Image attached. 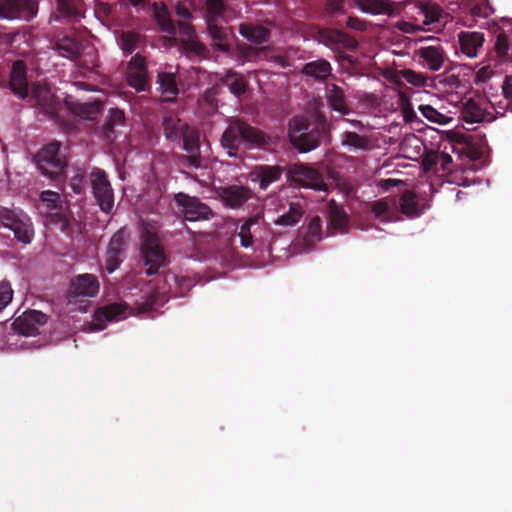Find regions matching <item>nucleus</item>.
Listing matches in <instances>:
<instances>
[{"label": "nucleus", "mask_w": 512, "mask_h": 512, "mask_svg": "<svg viewBox=\"0 0 512 512\" xmlns=\"http://www.w3.org/2000/svg\"><path fill=\"white\" fill-rule=\"evenodd\" d=\"M241 141L267 149L274 140L270 134L259 130L256 126L249 125L242 118H231L225 131L221 135L220 142L230 157H235L240 148Z\"/></svg>", "instance_id": "1"}, {"label": "nucleus", "mask_w": 512, "mask_h": 512, "mask_svg": "<svg viewBox=\"0 0 512 512\" xmlns=\"http://www.w3.org/2000/svg\"><path fill=\"white\" fill-rule=\"evenodd\" d=\"M327 129V122L322 115L314 123L306 116H292L288 122L289 141L299 152H310L319 147Z\"/></svg>", "instance_id": "2"}, {"label": "nucleus", "mask_w": 512, "mask_h": 512, "mask_svg": "<svg viewBox=\"0 0 512 512\" xmlns=\"http://www.w3.org/2000/svg\"><path fill=\"white\" fill-rule=\"evenodd\" d=\"M141 255L146 266L147 275H155L161 267L168 263V256L161 243L156 226L143 223L140 231Z\"/></svg>", "instance_id": "3"}, {"label": "nucleus", "mask_w": 512, "mask_h": 512, "mask_svg": "<svg viewBox=\"0 0 512 512\" xmlns=\"http://www.w3.org/2000/svg\"><path fill=\"white\" fill-rule=\"evenodd\" d=\"M36 163L40 172L56 183L65 180L68 162L65 154L61 152V144L58 141L43 146L36 155Z\"/></svg>", "instance_id": "4"}, {"label": "nucleus", "mask_w": 512, "mask_h": 512, "mask_svg": "<svg viewBox=\"0 0 512 512\" xmlns=\"http://www.w3.org/2000/svg\"><path fill=\"white\" fill-rule=\"evenodd\" d=\"M0 221L8 227L15 238L23 244H30L34 236V227L30 216L23 212H16L11 208H0Z\"/></svg>", "instance_id": "5"}, {"label": "nucleus", "mask_w": 512, "mask_h": 512, "mask_svg": "<svg viewBox=\"0 0 512 512\" xmlns=\"http://www.w3.org/2000/svg\"><path fill=\"white\" fill-rule=\"evenodd\" d=\"M89 181L101 211L110 213L114 207L115 197L107 172L100 167H94L89 174Z\"/></svg>", "instance_id": "6"}, {"label": "nucleus", "mask_w": 512, "mask_h": 512, "mask_svg": "<svg viewBox=\"0 0 512 512\" xmlns=\"http://www.w3.org/2000/svg\"><path fill=\"white\" fill-rule=\"evenodd\" d=\"M181 139L183 141V149L188 154H180L178 156L179 162L186 167H201L203 158L201 156L200 133L197 128L183 121Z\"/></svg>", "instance_id": "7"}, {"label": "nucleus", "mask_w": 512, "mask_h": 512, "mask_svg": "<svg viewBox=\"0 0 512 512\" xmlns=\"http://www.w3.org/2000/svg\"><path fill=\"white\" fill-rule=\"evenodd\" d=\"M153 12L161 31L167 32L175 36L179 32L181 36V44L183 39H190L195 34V26L192 25L191 20L185 22H178V26L171 17L168 8L164 4H154Z\"/></svg>", "instance_id": "8"}, {"label": "nucleus", "mask_w": 512, "mask_h": 512, "mask_svg": "<svg viewBox=\"0 0 512 512\" xmlns=\"http://www.w3.org/2000/svg\"><path fill=\"white\" fill-rule=\"evenodd\" d=\"M289 179L299 183V185L306 186V188H313V190H326V184L322 174H320L315 167L308 166V164H292L288 169Z\"/></svg>", "instance_id": "9"}, {"label": "nucleus", "mask_w": 512, "mask_h": 512, "mask_svg": "<svg viewBox=\"0 0 512 512\" xmlns=\"http://www.w3.org/2000/svg\"><path fill=\"white\" fill-rule=\"evenodd\" d=\"M37 13V0H0L1 18H23L29 21Z\"/></svg>", "instance_id": "10"}, {"label": "nucleus", "mask_w": 512, "mask_h": 512, "mask_svg": "<svg viewBox=\"0 0 512 512\" xmlns=\"http://www.w3.org/2000/svg\"><path fill=\"white\" fill-rule=\"evenodd\" d=\"M176 203L183 208L184 217L187 221H200V219H209L213 212L209 205L201 202L197 197H190L187 194H176Z\"/></svg>", "instance_id": "11"}, {"label": "nucleus", "mask_w": 512, "mask_h": 512, "mask_svg": "<svg viewBox=\"0 0 512 512\" xmlns=\"http://www.w3.org/2000/svg\"><path fill=\"white\" fill-rule=\"evenodd\" d=\"M461 115L463 121L466 122L493 121L496 117V105L488 102H476L474 98H469L463 103Z\"/></svg>", "instance_id": "12"}, {"label": "nucleus", "mask_w": 512, "mask_h": 512, "mask_svg": "<svg viewBox=\"0 0 512 512\" xmlns=\"http://www.w3.org/2000/svg\"><path fill=\"white\" fill-rule=\"evenodd\" d=\"M31 99L39 106L44 113L50 117H58L62 109V103L52 93L47 84H34L32 87Z\"/></svg>", "instance_id": "13"}, {"label": "nucleus", "mask_w": 512, "mask_h": 512, "mask_svg": "<svg viewBox=\"0 0 512 512\" xmlns=\"http://www.w3.org/2000/svg\"><path fill=\"white\" fill-rule=\"evenodd\" d=\"M48 315L39 310H27L12 322L16 332L24 335L38 334L39 328L48 321Z\"/></svg>", "instance_id": "14"}, {"label": "nucleus", "mask_w": 512, "mask_h": 512, "mask_svg": "<svg viewBox=\"0 0 512 512\" xmlns=\"http://www.w3.org/2000/svg\"><path fill=\"white\" fill-rule=\"evenodd\" d=\"M126 238L122 230L114 233L108 243L105 255V268L109 273L117 270L125 258Z\"/></svg>", "instance_id": "15"}, {"label": "nucleus", "mask_w": 512, "mask_h": 512, "mask_svg": "<svg viewBox=\"0 0 512 512\" xmlns=\"http://www.w3.org/2000/svg\"><path fill=\"white\" fill-rule=\"evenodd\" d=\"M9 87L19 98H27L29 95V84L27 79V67L22 59L13 62L10 71Z\"/></svg>", "instance_id": "16"}, {"label": "nucleus", "mask_w": 512, "mask_h": 512, "mask_svg": "<svg viewBox=\"0 0 512 512\" xmlns=\"http://www.w3.org/2000/svg\"><path fill=\"white\" fill-rule=\"evenodd\" d=\"M52 49L56 50L57 54L62 57L70 60H79L83 50V43L76 36L65 35L52 41Z\"/></svg>", "instance_id": "17"}, {"label": "nucleus", "mask_w": 512, "mask_h": 512, "mask_svg": "<svg viewBox=\"0 0 512 512\" xmlns=\"http://www.w3.org/2000/svg\"><path fill=\"white\" fill-rule=\"evenodd\" d=\"M65 106L76 116L84 119H95L102 108L101 100H91L90 102H79L73 95H67L64 98Z\"/></svg>", "instance_id": "18"}, {"label": "nucleus", "mask_w": 512, "mask_h": 512, "mask_svg": "<svg viewBox=\"0 0 512 512\" xmlns=\"http://www.w3.org/2000/svg\"><path fill=\"white\" fill-rule=\"evenodd\" d=\"M283 172L284 169L281 166H267V164H261V166L253 167L250 178L257 183L262 190H267L271 183L280 180Z\"/></svg>", "instance_id": "19"}, {"label": "nucleus", "mask_w": 512, "mask_h": 512, "mask_svg": "<svg viewBox=\"0 0 512 512\" xmlns=\"http://www.w3.org/2000/svg\"><path fill=\"white\" fill-rule=\"evenodd\" d=\"M485 33L482 31H460L458 42L462 53L468 57H477L483 49Z\"/></svg>", "instance_id": "20"}, {"label": "nucleus", "mask_w": 512, "mask_h": 512, "mask_svg": "<svg viewBox=\"0 0 512 512\" xmlns=\"http://www.w3.org/2000/svg\"><path fill=\"white\" fill-rule=\"evenodd\" d=\"M128 306L126 303H110L106 306H101L94 313L93 329H104V322L118 321L125 317Z\"/></svg>", "instance_id": "21"}, {"label": "nucleus", "mask_w": 512, "mask_h": 512, "mask_svg": "<svg viewBox=\"0 0 512 512\" xmlns=\"http://www.w3.org/2000/svg\"><path fill=\"white\" fill-rule=\"evenodd\" d=\"M100 289V283L94 274L76 275L70 283V293L75 296H95Z\"/></svg>", "instance_id": "22"}, {"label": "nucleus", "mask_w": 512, "mask_h": 512, "mask_svg": "<svg viewBox=\"0 0 512 512\" xmlns=\"http://www.w3.org/2000/svg\"><path fill=\"white\" fill-rule=\"evenodd\" d=\"M204 4L206 26L213 23L215 19L230 21L233 18V10L229 7L226 0H204Z\"/></svg>", "instance_id": "23"}, {"label": "nucleus", "mask_w": 512, "mask_h": 512, "mask_svg": "<svg viewBox=\"0 0 512 512\" xmlns=\"http://www.w3.org/2000/svg\"><path fill=\"white\" fill-rule=\"evenodd\" d=\"M417 54L430 70H440L445 63V52L440 44L423 46L417 50Z\"/></svg>", "instance_id": "24"}, {"label": "nucleus", "mask_w": 512, "mask_h": 512, "mask_svg": "<svg viewBox=\"0 0 512 512\" xmlns=\"http://www.w3.org/2000/svg\"><path fill=\"white\" fill-rule=\"evenodd\" d=\"M156 82L164 101H174L177 98L179 89L174 72L159 71Z\"/></svg>", "instance_id": "25"}, {"label": "nucleus", "mask_w": 512, "mask_h": 512, "mask_svg": "<svg viewBox=\"0 0 512 512\" xmlns=\"http://www.w3.org/2000/svg\"><path fill=\"white\" fill-rule=\"evenodd\" d=\"M239 33L247 41L253 42L254 44H264L269 41L271 32L267 26L256 25V23L245 22L239 24Z\"/></svg>", "instance_id": "26"}, {"label": "nucleus", "mask_w": 512, "mask_h": 512, "mask_svg": "<svg viewBox=\"0 0 512 512\" xmlns=\"http://www.w3.org/2000/svg\"><path fill=\"white\" fill-rule=\"evenodd\" d=\"M251 198V190L243 185H230L222 190V199L230 208H240Z\"/></svg>", "instance_id": "27"}, {"label": "nucleus", "mask_w": 512, "mask_h": 512, "mask_svg": "<svg viewBox=\"0 0 512 512\" xmlns=\"http://www.w3.org/2000/svg\"><path fill=\"white\" fill-rule=\"evenodd\" d=\"M327 208L330 226L336 231L347 232L350 220L348 213L345 212L342 205H339L335 200H331Z\"/></svg>", "instance_id": "28"}, {"label": "nucleus", "mask_w": 512, "mask_h": 512, "mask_svg": "<svg viewBox=\"0 0 512 512\" xmlns=\"http://www.w3.org/2000/svg\"><path fill=\"white\" fill-rule=\"evenodd\" d=\"M333 66L327 59H316L306 62L301 70L304 75L313 77L315 80L323 81L331 75Z\"/></svg>", "instance_id": "29"}, {"label": "nucleus", "mask_w": 512, "mask_h": 512, "mask_svg": "<svg viewBox=\"0 0 512 512\" xmlns=\"http://www.w3.org/2000/svg\"><path fill=\"white\" fill-rule=\"evenodd\" d=\"M323 37L328 44L337 45L348 50H356L359 44L355 36L348 35L346 31L341 30H326Z\"/></svg>", "instance_id": "30"}, {"label": "nucleus", "mask_w": 512, "mask_h": 512, "mask_svg": "<svg viewBox=\"0 0 512 512\" xmlns=\"http://www.w3.org/2000/svg\"><path fill=\"white\" fill-rule=\"evenodd\" d=\"M354 5L363 13L388 14L391 16L394 7L390 0H354Z\"/></svg>", "instance_id": "31"}, {"label": "nucleus", "mask_w": 512, "mask_h": 512, "mask_svg": "<svg viewBox=\"0 0 512 512\" xmlns=\"http://www.w3.org/2000/svg\"><path fill=\"white\" fill-rule=\"evenodd\" d=\"M219 21L220 20H215L214 22L209 23L207 26L208 34L210 35L216 49H219L222 52H229L231 49L229 34L225 26L219 24Z\"/></svg>", "instance_id": "32"}, {"label": "nucleus", "mask_w": 512, "mask_h": 512, "mask_svg": "<svg viewBox=\"0 0 512 512\" xmlns=\"http://www.w3.org/2000/svg\"><path fill=\"white\" fill-rule=\"evenodd\" d=\"M183 121L178 116L165 115L162 119L163 131L168 141H181Z\"/></svg>", "instance_id": "33"}, {"label": "nucleus", "mask_w": 512, "mask_h": 512, "mask_svg": "<svg viewBox=\"0 0 512 512\" xmlns=\"http://www.w3.org/2000/svg\"><path fill=\"white\" fill-rule=\"evenodd\" d=\"M327 99L330 107L339 111L340 113H347L348 104L345 100V94L343 89L337 84L329 85L327 89Z\"/></svg>", "instance_id": "34"}, {"label": "nucleus", "mask_w": 512, "mask_h": 512, "mask_svg": "<svg viewBox=\"0 0 512 512\" xmlns=\"http://www.w3.org/2000/svg\"><path fill=\"white\" fill-rule=\"evenodd\" d=\"M222 82L228 86L231 93L235 96H241L246 93L248 89L247 80L241 74L235 71H227L222 78Z\"/></svg>", "instance_id": "35"}, {"label": "nucleus", "mask_w": 512, "mask_h": 512, "mask_svg": "<svg viewBox=\"0 0 512 512\" xmlns=\"http://www.w3.org/2000/svg\"><path fill=\"white\" fill-rule=\"evenodd\" d=\"M399 207L407 216H419L421 211L417 202V196L412 190H405L399 197Z\"/></svg>", "instance_id": "36"}, {"label": "nucleus", "mask_w": 512, "mask_h": 512, "mask_svg": "<svg viewBox=\"0 0 512 512\" xmlns=\"http://www.w3.org/2000/svg\"><path fill=\"white\" fill-rule=\"evenodd\" d=\"M303 213L304 209L301 207L300 203H290L288 212L278 216L275 223L281 226H295V224L300 221Z\"/></svg>", "instance_id": "37"}, {"label": "nucleus", "mask_w": 512, "mask_h": 512, "mask_svg": "<svg viewBox=\"0 0 512 512\" xmlns=\"http://www.w3.org/2000/svg\"><path fill=\"white\" fill-rule=\"evenodd\" d=\"M341 144L353 149L367 150L370 146V140L367 136H361L355 131H344L341 135Z\"/></svg>", "instance_id": "38"}, {"label": "nucleus", "mask_w": 512, "mask_h": 512, "mask_svg": "<svg viewBox=\"0 0 512 512\" xmlns=\"http://www.w3.org/2000/svg\"><path fill=\"white\" fill-rule=\"evenodd\" d=\"M141 41V35L138 31H122L118 43L126 54H132L137 49Z\"/></svg>", "instance_id": "39"}, {"label": "nucleus", "mask_w": 512, "mask_h": 512, "mask_svg": "<svg viewBox=\"0 0 512 512\" xmlns=\"http://www.w3.org/2000/svg\"><path fill=\"white\" fill-rule=\"evenodd\" d=\"M182 48L189 55H197L198 57H206L209 54L205 44L199 41L196 30L194 28V35L190 36L189 40L182 41Z\"/></svg>", "instance_id": "40"}, {"label": "nucleus", "mask_w": 512, "mask_h": 512, "mask_svg": "<svg viewBox=\"0 0 512 512\" xmlns=\"http://www.w3.org/2000/svg\"><path fill=\"white\" fill-rule=\"evenodd\" d=\"M259 216H250L239 228L238 236L243 247H250L253 244L252 226L258 224Z\"/></svg>", "instance_id": "41"}, {"label": "nucleus", "mask_w": 512, "mask_h": 512, "mask_svg": "<svg viewBox=\"0 0 512 512\" xmlns=\"http://www.w3.org/2000/svg\"><path fill=\"white\" fill-rule=\"evenodd\" d=\"M502 94L506 99V104L502 105V103H499L498 106L495 107V116H497V114H499V116H504L507 109L512 111V76L504 77Z\"/></svg>", "instance_id": "42"}, {"label": "nucleus", "mask_w": 512, "mask_h": 512, "mask_svg": "<svg viewBox=\"0 0 512 512\" xmlns=\"http://www.w3.org/2000/svg\"><path fill=\"white\" fill-rule=\"evenodd\" d=\"M418 110L421 112L422 116L426 117L429 121L437 122V124H447V122L452 119L450 116L438 112L432 105H420Z\"/></svg>", "instance_id": "43"}, {"label": "nucleus", "mask_w": 512, "mask_h": 512, "mask_svg": "<svg viewBox=\"0 0 512 512\" xmlns=\"http://www.w3.org/2000/svg\"><path fill=\"white\" fill-rule=\"evenodd\" d=\"M56 8L61 18L72 19L79 14L74 0H56Z\"/></svg>", "instance_id": "44"}, {"label": "nucleus", "mask_w": 512, "mask_h": 512, "mask_svg": "<svg viewBox=\"0 0 512 512\" xmlns=\"http://www.w3.org/2000/svg\"><path fill=\"white\" fill-rule=\"evenodd\" d=\"M127 79L136 90H145L148 85V71H128Z\"/></svg>", "instance_id": "45"}, {"label": "nucleus", "mask_w": 512, "mask_h": 512, "mask_svg": "<svg viewBox=\"0 0 512 512\" xmlns=\"http://www.w3.org/2000/svg\"><path fill=\"white\" fill-rule=\"evenodd\" d=\"M40 199L46 204L48 209L51 211H58L61 209L60 194L53 192V190H43L40 194Z\"/></svg>", "instance_id": "46"}, {"label": "nucleus", "mask_w": 512, "mask_h": 512, "mask_svg": "<svg viewBox=\"0 0 512 512\" xmlns=\"http://www.w3.org/2000/svg\"><path fill=\"white\" fill-rule=\"evenodd\" d=\"M157 304V295L156 293H150L147 297H143L140 302H136L134 309L137 314H142V312H149L154 309Z\"/></svg>", "instance_id": "47"}, {"label": "nucleus", "mask_w": 512, "mask_h": 512, "mask_svg": "<svg viewBox=\"0 0 512 512\" xmlns=\"http://www.w3.org/2000/svg\"><path fill=\"white\" fill-rule=\"evenodd\" d=\"M324 12L328 16H337V14L346 13L345 0H325Z\"/></svg>", "instance_id": "48"}, {"label": "nucleus", "mask_w": 512, "mask_h": 512, "mask_svg": "<svg viewBox=\"0 0 512 512\" xmlns=\"http://www.w3.org/2000/svg\"><path fill=\"white\" fill-rule=\"evenodd\" d=\"M322 234V220L320 216H313L308 223L307 238L308 239H321Z\"/></svg>", "instance_id": "49"}, {"label": "nucleus", "mask_w": 512, "mask_h": 512, "mask_svg": "<svg viewBox=\"0 0 512 512\" xmlns=\"http://www.w3.org/2000/svg\"><path fill=\"white\" fill-rule=\"evenodd\" d=\"M13 299V289L8 280L0 282V311Z\"/></svg>", "instance_id": "50"}, {"label": "nucleus", "mask_w": 512, "mask_h": 512, "mask_svg": "<svg viewBox=\"0 0 512 512\" xmlns=\"http://www.w3.org/2000/svg\"><path fill=\"white\" fill-rule=\"evenodd\" d=\"M402 78L408 81V83H412V85H424L427 80V77L423 76V74H419V72L411 71V69H404L400 72Z\"/></svg>", "instance_id": "51"}, {"label": "nucleus", "mask_w": 512, "mask_h": 512, "mask_svg": "<svg viewBox=\"0 0 512 512\" xmlns=\"http://www.w3.org/2000/svg\"><path fill=\"white\" fill-rule=\"evenodd\" d=\"M371 211L376 217L384 216V214L389 211V204L386 198H380V200H376L371 203Z\"/></svg>", "instance_id": "52"}, {"label": "nucleus", "mask_w": 512, "mask_h": 512, "mask_svg": "<svg viewBox=\"0 0 512 512\" xmlns=\"http://www.w3.org/2000/svg\"><path fill=\"white\" fill-rule=\"evenodd\" d=\"M425 15V24L435 23V21H439L441 15V8L438 5H431L430 7L424 8Z\"/></svg>", "instance_id": "53"}, {"label": "nucleus", "mask_w": 512, "mask_h": 512, "mask_svg": "<svg viewBox=\"0 0 512 512\" xmlns=\"http://www.w3.org/2000/svg\"><path fill=\"white\" fill-rule=\"evenodd\" d=\"M103 137L106 141L112 142L115 139V129L111 117V113L109 112L108 119L104 122L102 127Z\"/></svg>", "instance_id": "54"}, {"label": "nucleus", "mask_w": 512, "mask_h": 512, "mask_svg": "<svg viewBox=\"0 0 512 512\" xmlns=\"http://www.w3.org/2000/svg\"><path fill=\"white\" fill-rule=\"evenodd\" d=\"M495 49L499 55L507 54L509 50V39L504 33H500L495 40Z\"/></svg>", "instance_id": "55"}, {"label": "nucleus", "mask_w": 512, "mask_h": 512, "mask_svg": "<svg viewBox=\"0 0 512 512\" xmlns=\"http://www.w3.org/2000/svg\"><path fill=\"white\" fill-rule=\"evenodd\" d=\"M175 14L178 17V21H186V19H193V14L189 7L185 4L178 2L175 6Z\"/></svg>", "instance_id": "56"}, {"label": "nucleus", "mask_w": 512, "mask_h": 512, "mask_svg": "<svg viewBox=\"0 0 512 512\" xmlns=\"http://www.w3.org/2000/svg\"><path fill=\"white\" fill-rule=\"evenodd\" d=\"M84 177L82 174H76L75 176L71 177L69 181V186L73 190L76 195H81L84 191Z\"/></svg>", "instance_id": "57"}, {"label": "nucleus", "mask_w": 512, "mask_h": 512, "mask_svg": "<svg viewBox=\"0 0 512 512\" xmlns=\"http://www.w3.org/2000/svg\"><path fill=\"white\" fill-rule=\"evenodd\" d=\"M128 70H148L145 58H143L139 53L132 56L128 65Z\"/></svg>", "instance_id": "58"}, {"label": "nucleus", "mask_w": 512, "mask_h": 512, "mask_svg": "<svg viewBox=\"0 0 512 512\" xmlns=\"http://www.w3.org/2000/svg\"><path fill=\"white\" fill-rule=\"evenodd\" d=\"M110 116L112 118L114 129L116 126H123L126 121L125 113L123 110H120V108H110Z\"/></svg>", "instance_id": "59"}, {"label": "nucleus", "mask_w": 512, "mask_h": 512, "mask_svg": "<svg viewBox=\"0 0 512 512\" xmlns=\"http://www.w3.org/2000/svg\"><path fill=\"white\" fill-rule=\"evenodd\" d=\"M346 25L356 31H365V29H367V23L359 17H348Z\"/></svg>", "instance_id": "60"}, {"label": "nucleus", "mask_w": 512, "mask_h": 512, "mask_svg": "<svg viewBox=\"0 0 512 512\" xmlns=\"http://www.w3.org/2000/svg\"><path fill=\"white\" fill-rule=\"evenodd\" d=\"M404 113V119L405 121H414V119H417V114L414 112L413 108L410 106V103H407L405 107L403 108Z\"/></svg>", "instance_id": "61"}, {"label": "nucleus", "mask_w": 512, "mask_h": 512, "mask_svg": "<svg viewBox=\"0 0 512 512\" xmlns=\"http://www.w3.org/2000/svg\"><path fill=\"white\" fill-rule=\"evenodd\" d=\"M173 278L175 279L176 284L179 285L181 288H190V279H186V277H177V275H173Z\"/></svg>", "instance_id": "62"}, {"label": "nucleus", "mask_w": 512, "mask_h": 512, "mask_svg": "<svg viewBox=\"0 0 512 512\" xmlns=\"http://www.w3.org/2000/svg\"><path fill=\"white\" fill-rule=\"evenodd\" d=\"M442 161L444 168H446L447 164L452 162V156H450V154L444 153L442 154Z\"/></svg>", "instance_id": "63"}, {"label": "nucleus", "mask_w": 512, "mask_h": 512, "mask_svg": "<svg viewBox=\"0 0 512 512\" xmlns=\"http://www.w3.org/2000/svg\"><path fill=\"white\" fill-rule=\"evenodd\" d=\"M74 85L81 90H90V85L87 82H74Z\"/></svg>", "instance_id": "64"}]
</instances>
